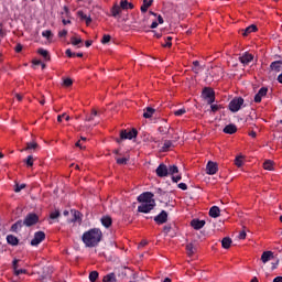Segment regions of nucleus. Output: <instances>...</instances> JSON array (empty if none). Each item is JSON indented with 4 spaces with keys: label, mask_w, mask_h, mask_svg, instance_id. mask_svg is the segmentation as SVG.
I'll return each instance as SVG.
<instances>
[{
    "label": "nucleus",
    "mask_w": 282,
    "mask_h": 282,
    "mask_svg": "<svg viewBox=\"0 0 282 282\" xmlns=\"http://www.w3.org/2000/svg\"><path fill=\"white\" fill-rule=\"evenodd\" d=\"M23 188H25V184H21V185L17 184L15 188H14V192L15 193H21V191H23Z\"/></svg>",
    "instance_id": "49"
},
{
    "label": "nucleus",
    "mask_w": 282,
    "mask_h": 282,
    "mask_svg": "<svg viewBox=\"0 0 282 282\" xmlns=\"http://www.w3.org/2000/svg\"><path fill=\"white\" fill-rule=\"evenodd\" d=\"M274 259V252L272 251H264L261 256L262 263H268V261H272Z\"/></svg>",
    "instance_id": "16"
},
{
    "label": "nucleus",
    "mask_w": 282,
    "mask_h": 282,
    "mask_svg": "<svg viewBox=\"0 0 282 282\" xmlns=\"http://www.w3.org/2000/svg\"><path fill=\"white\" fill-rule=\"evenodd\" d=\"M191 226L194 228V230H202V228L206 226V220L195 218L191 221Z\"/></svg>",
    "instance_id": "13"
},
{
    "label": "nucleus",
    "mask_w": 282,
    "mask_h": 282,
    "mask_svg": "<svg viewBox=\"0 0 282 282\" xmlns=\"http://www.w3.org/2000/svg\"><path fill=\"white\" fill-rule=\"evenodd\" d=\"M156 224H166L169 221V214L166 210H162L158 216L154 217Z\"/></svg>",
    "instance_id": "12"
},
{
    "label": "nucleus",
    "mask_w": 282,
    "mask_h": 282,
    "mask_svg": "<svg viewBox=\"0 0 282 282\" xmlns=\"http://www.w3.org/2000/svg\"><path fill=\"white\" fill-rule=\"evenodd\" d=\"M58 217H61V212L58 210L52 212L50 215L51 219H58Z\"/></svg>",
    "instance_id": "46"
},
{
    "label": "nucleus",
    "mask_w": 282,
    "mask_h": 282,
    "mask_svg": "<svg viewBox=\"0 0 282 282\" xmlns=\"http://www.w3.org/2000/svg\"><path fill=\"white\" fill-rule=\"evenodd\" d=\"M210 109H212V111L215 113L216 111H219V106H217V105H212V106H210Z\"/></svg>",
    "instance_id": "56"
},
{
    "label": "nucleus",
    "mask_w": 282,
    "mask_h": 282,
    "mask_svg": "<svg viewBox=\"0 0 282 282\" xmlns=\"http://www.w3.org/2000/svg\"><path fill=\"white\" fill-rule=\"evenodd\" d=\"M18 263H19V260L14 259L13 260V270H17L19 268Z\"/></svg>",
    "instance_id": "62"
},
{
    "label": "nucleus",
    "mask_w": 282,
    "mask_h": 282,
    "mask_svg": "<svg viewBox=\"0 0 282 282\" xmlns=\"http://www.w3.org/2000/svg\"><path fill=\"white\" fill-rule=\"evenodd\" d=\"M159 133H161V135H169L170 131H171V126L164 124L159 127L158 129Z\"/></svg>",
    "instance_id": "29"
},
{
    "label": "nucleus",
    "mask_w": 282,
    "mask_h": 282,
    "mask_svg": "<svg viewBox=\"0 0 282 282\" xmlns=\"http://www.w3.org/2000/svg\"><path fill=\"white\" fill-rule=\"evenodd\" d=\"M184 113H186V109H184V108H181V109L174 111V116H177V117L184 116Z\"/></svg>",
    "instance_id": "48"
},
{
    "label": "nucleus",
    "mask_w": 282,
    "mask_h": 282,
    "mask_svg": "<svg viewBox=\"0 0 282 282\" xmlns=\"http://www.w3.org/2000/svg\"><path fill=\"white\" fill-rule=\"evenodd\" d=\"M42 36H44V39H47L50 41V39H52V36L54 35L52 34V31L46 30L42 32Z\"/></svg>",
    "instance_id": "43"
},
{
    "label": "nucleus",
    "mask_w": 282,
    "mask_h": 282,
    "mask_svg": "<svg viewBox=\"0 0 282 282\" xmlns=\"http://www.w3.org/2000/svg\"><path fill=\"white\" fill-rule=\"evenodd\" d=\"M133 138H138V130L133 128L132 130H121L120 138L116 140L118 144L122 142V140H133Z\"/></svg>",
    "instance_id": "2"
},
{
    "label": "nucleus",
    "mask_w": 282,
    "mask_h": 282,
    "mask_svg": "<svg viewBox=\"0 0 282 282\" xmlns=\"http://www.w3.org/2000/svg\"><path fill=\"white\" fill-rule=\"evenodd\" d=\"M100 223L104 226V228H111L113 219H111V216L106 215L100 218Z\"/></svg>",
    "instance_id": "15"
},
{
    "label": "nucleus",
    "mask_w": 282,
    "mask_h": 282,
    "mask_svg": "<svg viewBox=\"0 0 282 282\" xmlns=\"http://www.w3.org/2000/svg\"><path fill=\"white\" fill-rule=\"evenodd\" d=\"M151 32L152 34H154L156 39H162V33H158L156 31H151Z\"/></svg>",
    "instance_id": "59"
},
{
    "label": "nucleus",
    "mask_w": 282,
    "mask_h": 282,
    "mask_svg": "<svg viewBox=\"0 0 282 282\" xmlns=\"http://www.w3.org/2000/svg\"><path fill=\"white\" fill-rule=\"evenodd\" d=\"M230 246H232V239H230V237H225L221 240V247L225 248V250H228V248H230Z\"/></svg>",
    "instance_id": "30"
},
{
    "label": "nucleus",
    "mask_w": 282,
    "mask_h": 282,
    "mask_svg": "<svg viewBox=\"0 0 282 282\" xmlns=\"http://www.w3.org/2000/svg\"><path fill=\"white\" fill-rule=\"evenodd\" d=\"M221 215V209L217 206H213L209 209V217H213V219H217Z\"/></svg>",
    "instance_id": "17"
},
{
    "label": "nucleus",
    "mask_w": 282,
    "mask_h": 282,
    "mask_svg": "<svg viewBox=\"0 0 282 282\" xmlns=\"http://www.w3.org/2000/svg\"><path fill=\"white\" fill-rule=\"evenodd\" d=\"M77 15L79 17V19H82V21L86 22V25H91V15H87L83 11H78Z\"/></svg>",
    "instance_id": "18"
},
{
    "label": "nucleus",
    "mask_w": 282,
    "mask_h": 282,
    "mask_svg": "<svg viewBox=\"0 0 282 282\" xmlns=\"http://www.w3.org/2000/svg\"><path fill=\"white\" fill-rule=\"evenodd\" d=\"M203 98L207 100L208 105H213V102H215V90L212 88H204Z\"/></svg>",
    "instance_id": "6"
},
{
    "label": "nucleus",
    "mask_w": 282,
    "mask_h": 282,
    "mask_svg": "<svg viewBox=\"0 0 282 282\" xmlns=\"http://www.w3.org/2000/svg\"><path fill=\"white\" fill-rule=\"evenodd\" d=\"M24 163H25L26 166H29V167L34 166V156L29 155V156L26 158V160H24Z\"/></svg>",
    "instance_id": "38"
},
{
    "label": "nucleus",
    "mask_w": 282,
    "mask_h": 282,
    "mask_svg": "<svg viewBox=\"0 0 282 282\" xmlns=\"http://www.w3.org/2000/svg\"><path fill=\"white\" fill-rule=\"evenodd\" d=\"M177 188H181V191H188V185H186V183H180Z\"/></svg>",
    "instance_id": "52"
},
{
    "label": "nucleus",
    "mask_w": 282,
    "mask_h": 282,
    "mask_svg": "<svg viewBox=\"0 0 282 282\" xmlns=\"http://www.w3.org/2000/svg\"><path fill=\"white\" fill-rule=\"evenodd\" d=\"M186 252L188 257H193V254L197 252V248L195 247V245H193V242L186 245Z\"/></svg>",
    "instance_id": "24"
},
{
    "label": "nucleus",
    "mask_w": 282,
    "mask_h": 282,
    "mask_svg": "<svg viewBox=\"0 0 282 282\" xmlns=\"http://www.w3.org/2000/svg\"><path fill=\"white\" fill-rule=\"evenodd\" d=\"M65 54L68 58H74V56H76V53H73L70 48L66 50Z\"/></svg>",
    "instance_id": "53"
},
{
    "label": "nucleus",
    "mask_w": 282,
    "mask_h": 282,
    "mask_svg": "<svg viewBox=\"0 0 282 282\" xmlns=\"http://www.w3.org/2000/svg\"><path fill=\"white\" fill-rule=\"evenodd\" d=\"M127 162H129V159L127 158L117 159V164L119 165H124Z\"/></svg>",
    "instance_id": "47"
},
{
    "label": "nucleus",
    "mask_w": 282,
    "mask_h": 282,
    "mask_svg": "<svg viewBox=\"0 0 282 282\" xmlns=\"http://www.w3.org/2000/svg\"><path fill=\"white\" fill-rule=\"evenodd\" d=\"M59 39H63V36H67V30H62L58 32Z\"/></svg>",
    "instance_id": "55"
},
{
    "label": "nucleus",
    "mask_w": 282,
    "mask_h": 282,
    "mask_svg": "<svg viewBox=\"0 0 282 282\" xmlns=\"http://www.w3.org/2000/svg\"><path fill=\"white\" fill-rule=\"evenodd\" d=\"M278 83H280L282 85V73L278 76Z\"/></svg>",
    "instance_id": "64"
},
{
    "label": "nucleus",
    "mask_w": 282,
    "mask_h": 282,
    "mask_svg": "<svg viewBox=\"0 0 282 282\" xmlns=\"http://www.w3.org/2000/svg\"><path fill=\"white\" fill-rule=\"evenodd\" d=\"M23 224L28 228H30L31 226H36V224H39V215L34 213L28 214L23 220Z\"/></svg>",
    "instance_id": "5"
},
{
    "label": "nucleus",
    "mask_w": 282,
    "mask_h": 282,
    "mask_svg": "<svg viewBox=\"0 0 282 282\" xmlns=\"http://www.w3.org/2000/svg\"><path fill=\"white\" fill-rule=\"evenodd\" d=\"M259 29L257 25L251 24L242 30V36H248L249 34H252V32H257Z\"/></svg>",
    "instance_id": "19"
},
{
    "label": "nucleus",
    "mask_w": 282,
    "mask_h": 282,
    "mask_svg": "<svg viewBox=\"0 0 282 282\" xmlns=\"http://www.w3.org/2000/svg\"><path fill=\"white\" fill-rule=\"evenodd\" d=\"M70 43H72V45H74L75 47H76V46L80 47L79 45H83V39L73 36V37H70Z\"/></svg>",
    "instance_id": "33"
},
{
    "label": "nucleus",
    "mask_w": 282,
    "mask_h": 282,
    "mask_svg": "<svg viewBox=\"0 0 282 282\" xmlns=\"http://www.w3.org/2000/svg\"><path fill=\"white\" fill-rule=\"evenodd\" d=\"M155 173H156L158 177H169V167L166 166V164L161 163L156 167Z\"/></svg>",
    "instance_id": "8"
},
{
    "label": "nucleus",
    "mask_w": 282,
    "mask_h": 282,
    "mask_svg": "<svg viewBox=\"0 0 282 282\" xmlns=\"http://www.w3.org/2000/svg\"><path fill=\"white\" fill-rule=\"evenodd\" d=\"M98 276H99L98 271H91L89 273V281L90 282H96L98 280Z\"/></svg>",
    "instance_id": "37"
},
{
    "label": "nucleus",
    "mask_w": 282,
    "mask_h": 282,
    "mask_svg": "<svg viewBox=\"0 0 282 282\" xmlns=\"http://www.w3.org/2000/svg\"><path fill=\"white\" fill-rule=\"evenodd\" d=\"M37 54H40V56H43V58H45V61H50V52H47V50L39 48Z\"/></svg>",
    "instance_id": "34"
},
{
    "label": "nucleus",
    "mask_w": 282,
    "mask_h": 282,
    "mask_svg": "<svg viewBox=\"0 0 282 282\" xmlns=\"http://www.w3.org/2000/svg\"><path fill=\"white\" fill-rule=\"evenodd\" d=\"M182 180V174L178 175H173L172 176V182H174V184H177V182H180Z\"/></svg>",
    "instance_id": "51"
},
{
    "label": "nucleus",
    "mask_w": 282,
    "mask_h": 282,
    "mask_svg": "<svg viewBox=\"0 0 282 282\" xmlns=\"http://www.w3.org/2000/svg\"><path fill=\"white\" fill-rule=\"evenodd\" d=\"M35 149H39V144L36 142H29L22 151H34Z\"/></svg>",
    "instance_id": "31"
},
{
    "label": "nucleus",
    "mask_w": 282,
    "mask_h": 282,
    "mask_svg": "<svg viewBox=\"0 0 282 282\" xmlns=\"http://www.w3.org/2000/svg\"><path fill=\"white\" fill-rule=\"evenodd\" d=\"M158 21L160 23V25H162L164 23V18H162L161 14L158 15Z\"/></svg>",
    "instance_id": "61"
},
{
    "label": "nucleus",
    "mask_w": 282,
    "mask_h": 282,
    "mask_svg": "<svg viewBox=\"0 0 282 282\" xmlns=\"http://www.w3.org/2000/svg\"><path fill=\"white\" fill-rule=\"evenodd\" d=\"M171 147H173V141L165 140L163 143V151H169V149H171Z\"/></svg>",
    "instance_id": "41"
},
{
    "label": "nucleus",
    "mask_w": 282,
    "mask_h": 282,
    "mask_svg": "<svg viewBox=\"0 0 282 282\" xmlns=\"http://www.w3.org/2000/svg\"><path fill=\"white\" fill-rule=\"evenodd\" d=\"M110 12H111V17H113L116 19L119 14H121L122 9L120 6H118V3H115L113 7L111 8Z\"/></svg>",
    "instance_id": "22"
},
{
    "label": "nucleus",
    "mask_w": 282,
    "mask_h": 282,
    "mask_svg": "<svg viewBox=\"0 0 282 282\" xmlns=\"http://www.w3.org/2000/svg\"><path fill=\"white\" fill-rule=\"evenodd\" d=\"M235 164L238 166V169H241V166H243V156H237L235 159Z\"/></svg>",
    "instance_id": "40"
},
{
    "label": "nucleus",
    "mask_w": 282,
    "mask_h": 282,
    "mask_svg": "<svg viewBox=\"0 0 282 282\" xmlns=\"http://www.w3.org/2000/svg\"><path fill=\"white\" fill-rule=\"evenodd\" d=\"M153 6V0H143V4L141 6V12H148L149 8Z\"/></svg>",
    "instance_id": "28"
},
{
    "label": "nucleus",
    "mask_w": 282,
    "mask_h": 282,
    "mask_svg": "<svg viewBox=\"0 0 282 282\" xmlns=\"http://www.w3.org/2000/svg\"><path fill=\"white\" fill-rule=\"evenodd\" d=\"M7 243H9V246H19V238H17L13 235H8L7 236Z\"/></svg>",
    "instance_id": "23"
},
{
    "label": "nucleus",
    "mask_w": 282,
    "mask_h": 282,
    "mask_svg": "<svg viewBox=\"0 0 282 282\" xmlns=\"http://www.w3.org/2000/svg\"><path fill=\"white\" fill-rule=\"evenodd\" d=\"M224 133H227L228 135H232L234 133H237V126L230 123L224 128Z\"/></svg>",
    "instance_id": "20"
},
{
    "label": "nucleus",
    "mask_w": 282,
    "mask_h": 282,
    "mask_svg": "<svg viewBox=\"0 0 282 282\" xmlns=\"http://www.w3.org/2000/svg\"><path fill=\"white\" fill-rule=\"evenodd\" d=\"M63 85L64 87H72V85H74V80H72V78H65Z\"/></svg>",
    "instance_id": "44"
},
{
    "label": "nucleus",
    "mask_w": 282,
    "mask_h": 282,
    "mask_svg": "<svg viewBox=\"0 0 282 282\" xmlns=\"http://www.w3.org/2000/svg\"><path fill=\"white\" fill-rule=\"evenodd\" d=\"M217 171H219L217 163L209 161L206 165L207 175H215V174H217Z\"/></svg>",
    "instance_id": "11"
},
{
    "label": "nucleus",
    "mask_w": 282,
    "mask_h": 282,
    "mask_svg": "<svg viewBox=\"0 0 282 282\" xmlns=\"http://www.w3.org/2000/svg\"><path fill=\"white\" fill-rule=\"evenodd\" d=\"M155 195L151 192H144L138 196L139 204H153Z\"/></svg>",
    "instance_id": "4"
},
{
    "label": "nucleus",
    "mask_w": 282,
    "mask_h": 282,
    "mask_svg": "<svg viewBox=\"0 0 282 282\" xmlns=\"http://www.w3.org/2000/svg\"><path fill=\"white\" fill-rule=\"evenodd\" d=\"M281 67H282V61H275L270 64L271 72L279 73L281 72Z\"/></svg>",
    "instance_id": "21"
},
{
    "label": "nucleus",
    "mask_w": 282,
    "mask_h": 282,
    "mask_svg": "<svg viewBox=\"0 0 282 282\" xmlns=\"http://www.w3.org/2000/svg\"><path fill=\"white\" fill-rule=\"evenodd\" d=\"M238 239H246V231H240Z\"/></svg>",
    "instance_id": "60"
},
{
    "label": "nucleus",
    "mask_w": 282,
    "mask_h": 282,
    "mask_svg": "<svg viewBox=\"0 0 282 282\" xmlns=\"http://www.w3.org/2000/svg\"><path fill=\"white\" fill-rule=\"evenodd\" d=\"M153 208H155V202L141 203V205L138 206V213L149 214Z\"/></svg>",
    "instance_id": "7"
},
{
    "label": "nucleus",
    "mask_w": 282,
    "mask_h": 282,
    "mask_svg": "<svg viewBox=\"0 0 282 282\" xmlns=\"http://www.w3.org/2000/svg\"><path fill=\"white\" fill-rule=\"evenodd\" d=\"M163 232H165V235H169V232H171V225H165L163 228Z\"/></svg>",
    "instance_id": "54"
},
{
    "label": "nucleus",
    "mask_w": 282,
    "mask_h": 282,
    "mask_svg": "<svg viewBox=\"0 0 282 282\" xmlns=\"http://www.w3.org/2000/svg\"><path fill=\"white\" fill-rule=\"evenodd\" d=\"M26 270L25 269H15L14 274L15 276H19L21 274H25Z\"/></svg>",
    "instance_id": "50"
},
{
    "label": "nucleus",
    "mask_w": 282,
    "mask_h": 282,
    "mask_svg": "<svg viewBox=\"0 0 282 282\" xmlns=\"http://www.w3.org/2000/svg\"><path fill=\"white\" fill-rule=\"evenodd\" d=\"M110 41H111V35L109 34H105L101 39L102 45H107V43H109Z\"/></svg>",
    "instance_id": "42"
},
{
    "label": "nucleus",
    "mask_w": 282,
    "mask_h": 282,
    "mask_svg": "<svg viewBox=\"0 0 282 282\" xmlns=\"http://www.w3.org/2000/svg\"><path fill=\"white\" fill-rule=\"evenodd\" d=\"M42 241H45V234L43 231H36L34 238L31 240V246H39Z\"/></svg>",
    "instance_id": "9"
},
{
    "label": "nucleus",
    "mask_w": 282,
    "mask_h": 282,
    "mask_svg": "<svg viewBox=\"0 0 282 282\" xmlns=\"http://www.w3.org/2000/svg\"><path fill=\"white\" fill-rule=\"evenodd\" d=\"M23 226H25V224H23V220H18L11 226V230L12 232H19V230H21Z\"/></svg>",
    "instance_id": "25"
},
{
    "label": "nucleus",
    "mask_w": 282,
    "mask_h": 282,
    "mask_svg": "<svg viewBox=\"0 0 282 282\" xmlns=\"http://www.w3.org/2000/svg\"><path fill=\"white\" fill-rule=\"evenodd\" d=\"M172 41H173V37L167 36L165 44H163V47H172L173 45Z\"/></svg>",
    "instance_id": "45"
},
{
    "label": "nucleus",
    "mask_w": 282,
    "mask_h": 282,
    "mask_svg": "<svg viewBox=\"0 0 282 282\" xmlns=\"http://www.w3.org/2000/svg\"><path fill=\"white\" fill-rule=\"evenodd\" d=\"M63 118H65V112L57 116V122H63Z\"/></svg>",
    "instance_id": "58"
},
{
    "label": "nucleus",
    "mask_w": 282,
    "mask_h": 282,
    "mask_svg": "<svg viewBox=\"0 0 282 282\" xmlns=\"http://www.w3.org/2000/svg\"><path fill=\"white\" fill-rule=\"evenodd\" d=\"M82 240L87 248H96L102 241V231L98 228H93L83 234Z\"/></svg>",
    "instance_id": "1"
},
{
    "label": "nucleus",
    "mask_w": 282,
    "mask_h": 282,
    "mask_svg": "<svg viewBox=\"0 0 282 282\" xmlns=\"http://www.w3.org/2000/svg\"><path fill=\"white\" fill-rule=\"evenodd\" d=\"M245 100L241 97H236L229 102V111L237 113L241 107H243Z\"/></svg>",
    "instance_id": "3"
},
{
    "label": "nucleus",
    "mask_w": 282,
    "mask_h": 282,
    "mask_svg": "<svg viewBox=\"0 0 282 282\" xmlns=\"http://www.w3.org/2000/svg\"><path fill=\"white\" fill-rule=\"evenodd\" d=\"M239 61L242 65H250V63H252V61H254V55L245 52L240 57Z\"/></svg>",
    "instance_id": "10"
},
{
    "label": "nucleus",
    "mask_w": 282,
    "mask_h": 282,
    "mask_svg": "<svg viewBox=\"0 0 282 282\" xmlns=\"http://www.w3.org/2000/svg\"><path fill=\"white\" fill-rule=\"evenodd\" d=\"M23 51V45H21V44H18L17 46H15V52H22Z\"/></svg>",
    "instance_id": "57"
},
{
    "label": "nucleus",
    "mask_w": 282,
    "mask_h": 282,
    "mask_svg": "<svg viewBox=\"0 0 282 282\" xmlns=\"http://www.w3.org/2000/svg\"><path fill=\"white\" fill-rule=\"evenodd\" d=\"M120 8H122L123 10H133L134 6H133V3H131L127 0H121Z\"/></svg>",
    "instance_id": "27"
},
{
    "label": "nucleus",
    "mask_w": 282,
    "mask_h": 282,
    "mask_svg": "<svg viewBox=\"0 0 282 282\" xmlns=\"http://www.w3.org/2000/svg\"><path fill=\"white\" fill-rule=\"evenodd\" d=\"M264 96H268L267 87H262L259 89L258 94H256V96H254V102H261V100H262V98H264Z\"/></svg>",
    "instance_id": "14"
},
{
    "label": "nucleus",
    "mask_w": 282,
    "mask_h": 282,
    "mask_svg": "<svg viewBox=\"0 0 282 282\" xmlns=\"http://www.w3.org/2000/svg\"><path fill=\"white\" fill-rule=\"evenodd\" d=\"M192 70L194 72V74H199V72H202V66H199V61L193 62Z\"/></svg>",
    "instance_id": "36"
},
{
    "label": "nucleus",
    "mask_w": 282,
    "mask_h": 282,
    "mask_svg": "<svg viewBox=\"0 0 282 282\" xmlns=\"http://www.w3.org/2000/svg\"><path fill=\"white\" fill-rule=\"evenodd\" d=\"M273 166H274V164L272 163V161H265V162L263 163V169H264L265 171H272Z\"/></svg>",
    "instance_id": "39"
},
{
    "label": "nucleus",
    "mask_w": 282,
    "mask_h": 282,
    "mask_svg": "<svg viewBox=\"0 0 282 282\" xmlns=\"http://www.w3.org/2000/svg\"><path fill=\"white\" fill-rule=\"evenodd\" d=\"M167 173L169 175H175L177 173H180V169L177 167V165H170V167H167Z\"/></svg>",
    "instance_id": "35"
},
{
    "label": "nucleus",
    "mask_w": 282,
    "mask_h": 282,
    "mask_svg": "<svg viewBox=\"0 0 282 282\" xmlns=\"http://www.w3.org/2000/svg\"><path fill=\"white\" fill-rule=\"evenodd\" d=\"M273 282H282V276H276Z\"/></svg>",
    "instance_id": "63"
},
{
    "label": "nucleus",
    "mask_w": 282,
    "mask_h": 282,
    "mask_svg": "<svg viewBox=\"0 0 282 282\" xmlns=\"http://www.w3.org/2000/svg\"><path fill=\"white\" fill-rule=\"evenodd\" d=\"M116 273H108L104 276L102 282H116Z\"/></svg>",
    "instance_id": "32"
},
{
    "label": "nucleus",
    "mask_w": 282,
    "mask_h": 282,
    "mask_svg": "<svg viewBox=\"0 0 282 282\" xmlns=\"http://www.w3.org/2000/svg\"><path fill=\"white\" fill-rule=\"evenodd\" d=\"M153 113H155V109H153L152 107H147L144 110H143V118H153Z\"/></svg>",
    "instance_id": "26"
}]
</instances>
